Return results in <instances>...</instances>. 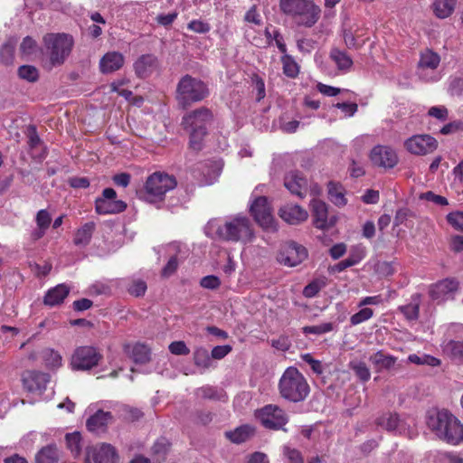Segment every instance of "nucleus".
Returning a JSON list of instances; mask_svg holds the SVG:
<instances>
[{
  "mask_svg": "<svg viewBox=\"0 0 463 463\" xmlns=\"http://www.w3.org/2000/svg\"><path fill=\"white\" fill-rule=\"evenodd\" d=\"M102 355L93 346H80L75 349L71 365L73 370H90L96 366Z\"/></svg>",
  "mask_w": 463,
  "mask_h": 463,
  "instance_id": "f8f14e48",
  "label": "nucleus"
},
{
  "mask_svg": "<svg viewBox=\"0 0 463 463\" xmlns=\"http://www.w3.org/2000/svg\"><path fill=\"white\" fill-rule=\"evenodd\" d=\"M328 198L336 206H345L347 203L344 187L334 182L328 184Z\"/></svg>",
  "mask_w": 463,
  "mask_h": 463,
  "instance_id": "c9c22d12",
  "label": "nucleus"
},
{
  "mask_svg": "<svg viewBox=\"0 0 463 463\" xmlns=\"http://www.w3.org/2000/svg\"><path fill=\"white\" fill-rule=\"evenodd\" d=\"M307 257L306 248L296 242H288L284 244L277 257L279 263L288 267H295L300 264Z\"/></svg>",
  "mask_w": 463,
  "mask_h": 463,
  "instance_id": "f3484780",
  "label": "nucleus"
},
{
  "mask_svg": "<svg viewBox=\"0 0 463 463\" xmlns=\"http://www.w3.org/2000/svg\"><path fill=\"white\" fill-rule=\"evenodd\" d=\"M15 43L8 42L0 49V61L5 64L12 63L14 60Z\"/></svg>",
  "mask_w": 463,
  "mask_h": 463,
  "instance_id": "3c124183",
  "label": "nucleus"
},
{
  "mask_svg": "<svg viewBox=\"0 0 463 463\" xmlns=\"http://www.w3.org/2000/svg\"><path fill=\"white\" fill-rule=\"evenodd\" d=\"M254 432V429L250 425H242L232 431H227L226 437L233 443H242L246 441Z\"/></svg>",
  "mask_w": 463,
  "mask_h": 463,
  "instance_id": "e433bc0d",
  "label": "nucleus"
},
{
  "mask_svg": "<svg viewBox=\"0 0 463 463\" xmlns=\"http://www.w3.org/2000/svg\"><path fill=\"white\" fill-rule=\"evenodd\" d=\"M443 354L457 363H463V342L449 340L441 345Z\"/></svg>",
  "mask_w": 463,
  "mask_h": 463,
  "instance_id": "2f4dec72",
  "label": "nucleus"
},
{
  "mask_svg": "<svg viewBox=\"0 0 463 463\" xmlns=\"http://www.w3.org/2000/svg\"><path fill=\"white\" fill-rule=\"evenodd\" d=\"M205 233L211 238L243 243L250 241L254 236L250 221L240 214L223 221H210L205 227Z\"/></svg>",
  "mask_w": 463,
  "mask_h": 463,
  "instance_id": "f257e3e1",
  "label": "nucleus"
},
{
  "mask_svg": "<svg viewBox=\"0 0 463 463\" xmlns=\"http://www.w3.org/2000/svg\"><path fill=\"white\" fill-rule=\"evenodd\" d=\"M420 296L414 294L411 297V301L404 306L399 307L401 312L408 320H416L419 317Z\"/></svg>",
  "mask_w": 463,
  "mask_h": 463,
  "instance_id": "4c0bfd02",
  "label": "nucleus"
},
{
  "mask_svg": "<svg viewBox=\"0 0 463 463\" xmlns=\"http://www.w3.org/2000/svg\"><path fill=\"white\" fill-rule=\"evenodd\" d=\"M330 58L335 62L338 70L346 72L353 66L352 58L345 52L337 48L331 50Z\"/></svg>",
  "mask_w": 463,
  "mask_h": 463,
  "instance_id": "473e14b6",
  "label": "nucleus"
},
{
  "mask_svg": "<svg viewBox=\"0 0 463 463\" xmlns=\"http://www.w3.org/2000/svg\"><path fill=\"white\" fill-rule=\"evenodd\" d=\"M87 456L85 463H90V458L94 463H117L118 455L114 449L109 444L101 443L87 449Z\"/></svg>",
  "mask_w": 463,
  "mask_h": 463,
  "instance_id": "a211bd4d",
  "label": "nucleus"
},
{
  "mask_svg": "<svg viewBox=\"0 0 463 463\" xmlns=\"http://www.w3.org/2000/svg\"><path fill=\"white\" fill-rule=\"evenodd\" d=\"M213 120L212 111L204 107L194 109L183 118L184 128L190 135V147L194 150H200L203 141L207 135L208 127Z\"/></svg>",
  "mask_w": 463,
  "mask_h": 463,
  "instance_id": "39448f33",
  "label": "nucleus"
},
{
  "mask_svg": "<svg viewBox=\"0 0 463 463\" xmlns=\"http://www.w3.org/2000/svg\"><path fill=\"white\" fill-rule=\"evenodd\" d=\"M158 66L157 58L153 54H143L134 63V70L139 78H146Z\"/></svg>",
  "mask_w": 463,
  "mask_h": 463,
  "instance_id": "5701e85b",
  "label": "nucleus"
},
{
  "mask_svg": "<svg viewBox=\"0 0 463 463\" xmlns=\"http://www.w3.org/2000/svg\"><path fill=\"white\" fill-rule=\"evenodd\" d=\"M96 229L93 222H88L75 231L73 243L79 248H85L90 242L92 234Z\"/></svg>",
  "mask_w": 463,
  "mask_h": 463,
  "instance_id": "a878e982",
  "label": "nucleus"
},
{
  "mask_svg": "<svg viewBox=\"0 0 463 463\" xmlns=\"http://www.w3.org/2000/svg\"><path fill=\"white\" fill-rule=\"evenodd\" d=\"M43 41L50 69L63 64L74 44L72 36L63 33H47Z\"/></svg>",
  "mask_w": 463,
  "mask_h": 463,
  "instance_id": "423d86ee",
  "label": "nucleus"
},
{
  "mask_svg": "<svg viewBox=\"0 0 463 463\" xmlns=\"http://www.w3.org/2000/svg\"><path fill=\"white\" fill-rule=\"evenodd\" d=\"M458 283L452 279H445L430 287L429 294L432 300L441 303L452 298L457 291Z\"/></svg>",
  "mask_w": 463,
  "mask_h": 463,
  "instance_id": "6ab92c4d",
  "label": "nucleus"
},
{
  "mask_svg": "<svg viewBox=\"0 0 463 463\" xmlns=\"http://www.w3.org/2000/svg\"><path fill=\"white\" fill-rule=\"evenodd\" d=\"M334 329L332 323H322L316 326H308L303 328L305 334L323 335L331 332Z\"/></svg>",
  "mask_w": 463,
  "mask_h": 463,
  "instance_id": "603ef678",
  "label": "nucleus"
},
{
  "mask_svg": "<svg viewBox=\"0 0 463 463\" xmlns=\"http://www.w3.org/2000/svg\"><path fill=\"white\" fill-rule=\"evenodd\" d=\"M18 75L20 78L29 82L36 81L39 77L38 70L32 65L20 66L18 69Z\"/></svg>",
  "mask_w": 463,
  "mask_h": 463,
  "instance_id": "de8ad7c7",
  "label": "nucleus"
},
{
  "mask_svg": "<svg viewBox=\"0 0 463 463\" xmlns=\"http://www.w3.org/2000/svg\"><path fill=\"white\" fill-rule=\"evenodd\" d=\"M310 206L314 217V225L317 229H326L328 226L326 203L321 200L314 198L310 203Z\"/></svg>",
  "mask_w": 463,
  "mask_h": 463,
  "instance_id": "393cba45",
  "label": "nucleus"
},
{
  "mask_svg": "<svg viewBox=\"0 0 463 463\" xmlns=\"http://www.w3.org/2000/svg\"><path fill=\"white\" fill-rule=\"evenodd\" d=\"M326 282L324 279H317L307 284L303 289V295L306 298H314L326 287Z\"/></svg>",
  "mask_w": 463,
  "mask_h": 463,
  "instance_id": "a18cd8bd",
  "label": "nucleus"
},
{
  "mask_svg": "<svg viewBox=\"0 0 463 463\" xmlns=\"http://www.w3.org/2000/svg\"><path fill=\"white\" fill-rule=\"evenodd\" d=\"M251 80L253 88L257 92V100L260 101L266 95L264 80L258 75H254Z\"/></svg>",
  "mask_w": 463,
  "mask_h": 463,
  "instance_id": "680f3d73",
  "label": "nucleus"
},
{
  "mask_svg": "<svg viewBox=\"0 0 463 463\" xmlns=\"http://www.w3.org/2000/svg\"><path fill=\"white\" fill-rule=\"evenodd\" d=\"M349 367L354 372L356 376L363 382H367L371 378V373L365 363L360 361H352Z\"/></svg>",
  "mask_w": 463,
  "mask_h": 463,
  "instance_id": "37998d69",
  "label": "nucleus"
},
{
  "mask_svg": "<svg viewBox=\"0 0 463 463\" xmlns=\"http://www.w3.org/2000/svg\"><path fill=\"white\" fill-rule=\"evenodd\" d=\"M335 108L341 109V111L345 114V117L354 116L357 109L358 106L354 102H338L333 105Z\"/></svg>",
  "mask_w": 463,
  "mask_h": 463,
  "instance_id": "13d9d810",
  "label": "nucleus"
},
{
  "mask_svg": "<svg viewBox=\"0 0 463 463\" xmlns=\"http://www.w3.org/2000/svg\"><path fill=\"white\" fill-rule=\"evenodd\" d=\"M405 149L415 156H425L434 152L438 141L428 134L414 135L404 141Z\"/></svg>",
  "mask_w": 463,
  "mask_h": 463,
  "instance_id": "ddd939ff",
  "label": "nucleus"
},
{
  "mask_svg": "<svg viewBox=\"0 0 463 463\" xmlns=\"http://www.w3.org/2000/svg\"><path fill=\"white\" fill-rule=\"evenodd\" d=\"M426 422L440 439L449 444L458 445L463 440V424L448 410H430Z\"/></svg>",
  "mask_w": 463,
  "mask_h": 463,
  "instance_id": "f03ea898",
  "label": "nucleus"
},
{
  "mask_svg": "<svg viewBox=\"0 0 463 463\" xmlns=\"http://www.w3.org/2000/svg\"><path fill=\"white\" fill-rule=\"evenodd\" d=\"M369 158L373 166L384 170L392 169L399 162L396 150L386 145L374 146L369 154Z\"/></svg>",
  "mask_w": 463,
  "mask_h": 463,
  "instance_id": "9b49d317",
  "label": "nucleus"
},
{
  "mask_svg": "<svg viewBox=\"0 0 463 463\" xmlns=\"http://www.w3.org/2000/svg\"><path fill=\"white\" fill-rule=\"evenodd\" d=\"M37 44L36 42L30 36H26L20 46L21 52L25 55L29 56L32 55L36 52Z\"/></svg>",
  "mask_w": 463,
  "mask_h": 463,
  "instance_id": "5fc2aeb1",
  "label": "nucleus"
},
{
  "mask_svg": "<svg viewBox=\"0 0 463 463\" xmlns=\"http://www.w3.org/2000/svg\"><path fill=\"white\" fill-rule=\"evenodd\" d=\"M209 94L207 84L190 75L182 77L176 87V99L184 108L204 99Z\"/></svg>",
  "mask_w": 463,
  "mask_h": 463,
  "instance_id": "0eeeda50",
  "label": "nucleus"
},
{
  "mask_svg": "<svg viewBox=\"0 0 463 463\" xmlns=\"http://www.w3.org/2000/svg\"><path fill=\"white\" fill-rule=\"evenodd\" d=\"M420 198L422 200L432 202L438 205H448L449 204V202L446 197L438 195L430 191L421 194L420 195Z\"/></svg>",
  "mask_w": 463,
  "mask_h": 463,
  "instance_id": "bf43d9fd",
  "label": "nucleus"
},
{
  "mask_svg": "<svg viewBox=\"0 0 463 463\" xmlns=\"http://www.w3.org/2000/svg\"><path fill=\"white\" fill-rule=\"evenodd\" d=\"M194 361L196 366L205 370L211 367L212 360L208 351L203 347H198L194 352Z\"/></svg>",
  "mask_w": 463,
  "mask_h": 463,
  "instance_id": "a19ab883",
  "label": "nucleus"
},
{
  "mask_svg": "<svg viewBox=\"0 0 463 463\" xmlns=\"http://www.w3.org/2000/svg\"><path fill=\"white\" fill-rule=\"evenodd\" d=\"M221 284L220 279L213 275L205 276L201 279L200 285L204 288L215 289Z\"/></svg>",
  "mask_w": 463,
  "mask_h": 463,
  "instance_id": "e2e57ef3",
  "label": "nucleus"
},
{
  "mask_svg": "<svg viewBox=\"0 0 463 463\" xmlns=\"http://www.w3.org/2000/svg\"><path fill=\"white\" fill-rule=\"evenodd\" d=\"M279 9L306 28L313 27L321 17V8L313 0H279Z\"/></svg>",
  "mask_w": 463,
  "mask_h": 463,
  "instance_id": "7ed1b4c3",
  "label": "nucleus"
},
{
  "mask_svg": "<svg viewBox=\"0 0 463 463\" xmlns=\"http://www.w3.org/2000/svg\"><path fill=\"white\" fill-rule=\"evenodd\" d=\"M284 455L288 458L289 463H304L300 452L295 449L285 447Z\"/></svg>",
  "mask_w": 463,
  "mask_h": 463,
  "instance_id": "0e129e2a",
  "label": "nucleus"
},
{
  "mask_svg": "<svg viewBox=\"0 0 463 463\" xmlns=\"http://www.w3.org/2000/svg\"><path fill=\"white\" fill-rule=\"evenodd\" d=\"M50 381L49 374L37 371H28L23 375V385L30 392L42 394Z\"/></svg>",
  "mask_w": 463,
  "mask_h": 463,
  "instance_id": "aec40b11",
  "label": "nucleus"
},
{
  "mask_svg": "<svg viewBox=\"0 0 463 463\" xmlns=\"http://www.w3.org/2000/svg\"><path fill=\"white\" fill-rule=\"evenodd\" d=\"M280 396L292 402H303L310 392L309 384L305 376L294 366L288 367L279 382Z\"/></svg>",
  "mask_w": 463,
  "mask_h": 463,
  "instance_id": "20e7f679",
  "label": "nucleus"
},
{
  "mask_svg": "<svg viewBox=\"0 0 463 463\" xmlns=\"http://www.w3.org/2000/svg\"><path fill=\"white\" fill-rule=\"evenodd\" d=\"M112 415L109 411H98L87 420V428L90 431L99 432L103 430L111 421Z\"/></svg>",
  "mask_w": 463,
  "mask_h": 463,
  "instance_id": "c85d7f7f",
  "label": "nucleus"
},
{
  "mask_svg": "<svg viewBox=\"0 0 463 463\" xmlns=\"http://www.w3.org/2000/svg\"><path fill=\"white\" fill-rule=\"evenodd\" d=\"M178 267V260L176 256H172L166 265L162 269V276L163 277H170L175 273Z\"/></svg>",
  "mask_w": 463,
  "mask_h": 463,
  "instance_id": "69168bd1",
  "label": "nucleus"
},
{
  "mask_svg": "<svg viewBox=\"0 0 463 463\" xmlns=\"http://www.w3.org/2000/svg\"><path fill=\"white\" fill-rule=\"evenodd\" d=\"M256 417L260 423L269 430H283L288 423L287 413L278 405L269 404L256 411Z\"/></svg>",
  "mask_w": 463,
  "mask_h": 463,
  "instance_id": "9d476101",
  "label": "nucleus"
},
{
  "mask_svg": "<svg viewBox=\"0 0 463 463\" xmlns=\"http://www.w3.org/2000/svg\"><path fill=\"white\" fill-rule=\"evenodd\" d=\"M187 28L197 33H206L210 32L211 25L202 20H192L188 24Z\"/></svg>",
  "mask_w": 463,
  "mask_h": 463,
  "instance_id": "6e6d98bb",
  "label": "nucleus"
},
{
  "mask_svg": "<svg viewBox=\"0 0 463 463\" xmlns=\"http://www.w3.org/2000/svg\"><path fill=\"white\" fill-rule=\"evenodd\" d=\"M176 186L175 178L165 173H154L147 178L141 197L149 202L156 203L164 199L165 194Z\"/></svg>",
  "mask_w": 463,
  "mask_h": 463,
  "instance_id": "6e6552de",
  "label": "nucleus"
},
{
  "mask_svg": "<svg viewBox=\"0 0 463 463\" xmlns=\"http://www.w3.org/2000/svg\"><path fill=\"white\" fill-rule=\"evenodd\" d=\"M125 61L123 54L118 52L106 53L99 61V68L103 73H110L119 70Z\"/></svg>",
  "mask_w": 463,
  "mask_h": 463,
  "instance_id": "b1692460",
  "label": "nucleus"
},
{
  "mask_svg": "<svg viewBox=\"0 0 463 463\" xmlns=\"http://www.w3.org/2000/svg\"><path fill=\"white\" fill-rule=\"evenodd\" d=\"M281 57L282 69L286 76L295 78L298 74L299 69L295 60L288 54L283 53Z\"/></svg>",
  "mask_w": 463,
  "mask_h": 463,
  "instance_id": "79ce46f5",
  "label": "nucleus"
},
{
  "mask_svg": "<svg viewBox=\"0 0 463 463\" xmlns=\"http://www.w3.org/2000/svg\"><path fill=\"white\" fill-rule=\"evenodd\" d=\"M369 360L373 364L380 368L390 369L395 364L397 359L392 355L385 354L383 352L378 351L371 355Z\"/></svg>",
  "mask_w": 463,
  "mask_h": 463,
  "instance_id": "58836bf2",
  "label": "nucleus"
},
{
  "mask_svg": "<svg viewBox=\"0 0 463 463\" xmlns=\"http://www.w3.org/2000/svg\"><path fill=\"white\" fill-rule=\"evenodd\" d=\"M68 449L74 456H78L81 450V437L79 432L68 433L66 435Z\"/></svg>",
  "mask_w": 463,
  "mask_h": 463,
  "instance_id": "49530a36",
  "label": "nucleus"
},
{
  "mask_svg": "<svg viewBox=\"0 0 463 463\" xmlns=\"http://www.w3.org/2000/svg\"><path fill=\"white\" fill-rule=\"evenodd\" d=\"M195 396L198 400L226 401L227 395L222 389L205 385L195 390Z\"/></svg>",
  "mask_w": 463,
  "mask_h": 463,
  "instance_id": "7c9ffc66",
  "label": "nucleus"
},
{
  "mask_svg": "<svg viewBox=\"0 0 463 463\" xmlns=\"http://www.w3.org/2000/svg\"><path fill=\"white\" fill-rule=\"evenodd\" d=\"M51 215L46 210H40L35 218L38 229L32 233L34 240L42 238L51 224Z\"/></svg>",
  "mask_w": 463,
  "mask_h": 463,
  "instance_id": "f704fd0d",
  "label": "nucleus"
},
{
  "mask_svg": "<svg viewBox=\"0 0 463 463\" xmlns=\"http://www.w3.org/2000/svg\"><path fill=\"white\" fill-rule=\"evenodd\" d=\"M376 424L389 432L404 435L409 438L414 436V430L411 429V426L404 420L400 419L396 413H383L377 418Z\"/></svg>",
  "mask_w": 463,
  "mask_h": 463,
  "instance_id": "4468645a",
  "label": "nucleus"
},
{
  "mask_svg": "<svg viewBox=\"0 0 463 463\" xmlns=\"http://www.w3.org/2000/svg\"><path fill=\"white\" fill-rule=\"evenodd\" d=\"M440 61L439 56L432 51H424L419 61L418 74L425 81H437L439 74L436 71Z\"/></svg>",
  "mask_w": 463,
  "mask_h": 463,
  "instance_id": "dca6fc26",
  "label": "nucleus"
},
{
  "mask_svg": "<svg viewBox=\"0 0 463 463\" xmlns=\"http://www.w3.org/2000/svg\"><path fill=\"white\" fill-rule=\"evenodd\" d=\"M70 288L65 284H59L49 289L44 296L43 302L46 306L53 307L63 302L68 296Z\"/></svg>",
  "mask_w": 463,
  "mask_h": 463,
  "instance_id": "cd10ccee",
  "label": "nucleus"
},
{
  "mask_svg": "<svg viewBox=\"0 0 463 463\" xmlns=\"http://www.w3.org/2000/svg\"><path fill=\"white\" fill-rule=\"evenodd\" d=\"M315 43L310 38H300L297 41L298 49L302 53H310L315 49Z\"/></svg>",
  "mask_w": 463,
  "mask_h": 463,
  "instance_id": "052dcab7",
  "label": "nucleus"
},
{
  "mask_svg": "<svg viewBox=\"0 0 463 463\" xmlns=\"http://www.w3.org/2000/svg\"><path fill=\"white\" fill-rule=\"evenodd\" d=\"M146 283L141 279H132L128 287V291L135 297L143 296L146 291Z\"/></svg>",
  "mask_w": 463,
  "mask_h": 463,
  "instance_id": "8fccbe9b",
  "label": "nucleus"
},
{
  "mask_svg": "<svg viewBox=\"0 0 463 463\" xmlns=\"http://www.w3.org/2000/svg\"><path fill=\"white\" fill-rule=\"evenodd\" d=\"M125 353L131 357L135 363H146L149 360V348L143 344H134V345H124Z\"/></svg>",
  "mask_w": 463,
  "mask_h": 463,
  "instance_id": "c756f323",
  "label": "nucleus"
},
{
  "mask_svg": "<svg viewBox=\"0 0 463 463\" xmlns=\"http://www.w3.org/2000/svg\"><path fill=\"white\" fill-rule=\"evenodd\" d=\"M428 114L430 117L444 121L448 118V109L444 106L431 107Z\"/></svg>",
  "mask_w": 463,
  "mask_h": 463,
  "instance_id": "774afa93",
  "label": "nucleus"
},
{
  "mask_svg": "<svg viewBox=\"0 0 463 463\" xmlns=\"http://www.w3.org/2000/svg\"><path fill=\"white\" fill-rule=\"evenodd\" d=\"M41 357L45 366L51 370H56L62 365L61 354L52 348H44L41 353Z\"/></svg>",
  "mask_w": 463,
  "mask_h": 463,
  "instance_id": "72a5a7b5",
  "label": "nucleus"
},
{
  "mask_svg": "<svg viewBox=\"0 0 463 463\" xmlns=\"http://www.w3.org/2000/svg\"><path fill=\"white\" fill-rule=\"evenodd\" d=\"M373 316V310L372 308L363 307L358 312L351 316L350 323L356 326L369 320Z\"/></svg>",
  "mask_w": 463,
  "mask_h": 463,
  "instance_id": "09e8293b",
  "label": "nucleus"
},
{
  "mask_svg": "<svg viewBox=\"0 0 463 463\" xmlns=\"http://www.w3.org/2000/svg\"><path fill=\"white\" fill-rule=\"evenodd\" d=\"M264 186L256 187L251 194L250 211L255 221L264 229H274V218L272 209L268 202L267 197L260 196L256 194L259 189Z\"/></svg>",
  "mask_w": 463,
  "mask_h": 463,
  "instance_id": "1a4fd4ad",
  "label": "nucleus"
},
{
  "mask_svg": "<svg viewBox=\"0 0 463 463\" xmlns=\"http://www.w3.org/2000/svg\"><path fill=\"white\" fill-rule=\"evenodd\" d=\"M57 460L58 453L54 446H46L36 455V463H56Z\"/></svg>",
  "mask_w": 463,
  "mask_h": 463,
  "instance_id": "ea45409f",
  "label": "nucleus"
},
{
  "mask_svg": "<svg viewBox=\"0 0 463 463\" xmlns=\"http://www.w3.org/2000/svg\"><path fill=\"white\" fill-rule=\"evenodd\" d=\"M232 346L229 345H217L213 348L211 356H212V358L217 359V360L222 359L232 351Z\"/></svg>",
  "mask_w": 463,
  "mask_h": 463,
  "instance_id": "338daca9",
  "label": "nucleus"
},
{
  "mask_svg": "<svg viewBox=\"0 0 463 463\" xmlns=\"http://www.w3.org/2000/svg\"><path fill=\"white\" fill-rule=\"evenodd\" d=\"M265 35L267 37L269 44H270L274 41L276 46L282 53L287 52V47L284 43V38L278 30L274 29L272 30V32H270L269 28H266Z\"/></svg>",
  "mask_w": 463,
  "mask_h": 463,
  "instance_id": "c03bdc74",
  "label": "nucleus"
},
{
  "mask_svg": "<svg viewBox=\"0 0 463 463\" xmlns=\"http://www.w3.org/2000/svg\"><path fill=\"white\" fill-rule=\"evenodd\" d=\"M168 349L171 354L175 355H187L190 353V349L187 347L184 341H174L172 342Z\"/></svg>",
  "mask_w": 463,
  "mask_h": 463,
  "instance_id": "4d7b16f0",
  "label": "nucleus"
},
{
  "mask_svg": "<svg viewBox=\"0 0 463 463\" xmlns=\"http://www.w3.org/2000/svg\"><path fill=\"white\" fill-rule=\"evenodd\" d=\"M285 187L292 194L304 197L308 191V182L303 175L298 171L288 173L284 179Z\"/></svg>",
  "mask_w": 463,
  "mask_h": 463,
  "instance_id": "412c9836",
  "label": "nucleus"
},
{
  "mask_svg": "<svg viewBox=\"0 0 463 463\" xmlns=\"http://www.w3.org/2000/svg\"><path fill=\"white\" fill-rule=\"evenodd\" d=\"M279 216L289 224H298L305 222L307 217V212L297 204H286L279 210Z\"/></svg>",
  "mask_w": 463,
  "mask_h": 463,
  "instance_id": "4be33fe9",
  "label": "nucleus"
},
{
  "mask_svg": "<svg viewBox=\"0 0 463 463\" xmlns=\"http://www.w3.org/2000/svg\"><path fill=\"white\" fill-rule=\"evenodd\" d=\"M458 0H433L430 8L439 19L449 17L455 11Z\"/></svg>",
  "mask_w": 463,
  "mask_h": 463,
  "instance_id": "bb28decb",
  "label": "nucleus"
},
{
  "mask_svg": "<svg viewBox=\"0 0 463 463\" xmlns=\"http://www.w3.org/2000/svg\"><path fill=\"white\" fill-rule=\"evenodd\" d=\"M117 194L112 188H106L102 192V196L96 199L95 209L99 214H114L123 212L127 204L117 200Z\"/></svg>",
  "mask_w": 463,
  "mask_h": 463,
  "instance_id": "2eb2a0df",
  "label": "nucleus"
},
{
  "mask_svg": "<svg viewBox=\"0 0 463 463\" xmlns=\"http://www.w3.org/2000/svg\"><path fill=\"white\" fill-rule=\"evenodd\" d=\"M447 221L454 229L463 232V212L449 213Z\"/></svg>",
  "mask_w": 463,
  "mask_h": 463,
  "instance_id": "864d4df0",
  "label": "nucleus"
}]
</instances>
